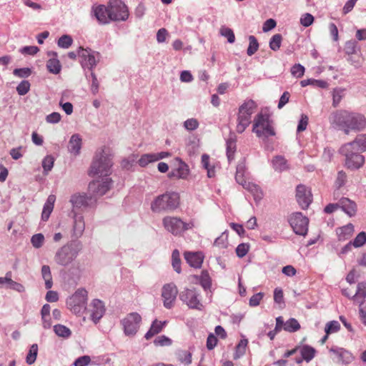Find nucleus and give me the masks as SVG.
I'll list each match as a JSON object with an SVG mask.
<instances>
[{
    "instance_id": "1",
    "label": "nucleus",
    "mask_w": 366,
    "mask_h": 366,
    "mask_svg": "<svg viewBox=\"0 0 366 366\" xmlns=\"http://www.w3.org/2000/svg\"><path fill=\"white\" fill-rule=\"evenodd\" d=\"M113 159L112 149L106 145L100 147L94 154L87 174L92 178L105 180L104 183H112L109 177L112 174Z\"/></svg>"
},
{
    "instance_id": "2",
    "label": "nucleus",
    "mask_w": 366,
    "mask_h": 366,
    "mask_svg": "<svg viewBox=\"0 0 366 366\" xmlns=\"http://www.w3.org/2000/svg\"><path fill=\"white\" fill-rule=\"evenodd\" d=\"M332 127L342 130L348 134L350 132H359L366 127V118L364 115L346 109L338 110L330 117Z\"/></svg>"
},
{
    "instance_id": "3",
    "label": "nucleus",
    "mask_w": 366,
    "mask_h": 366,
    "mask_svg": "<svg viewBox=\"0 0 366 366\" xmlns=\"http://www.w3.org/2000/svg\"><path fill=\"white\" fill-rule=\"evenodd\" d=\"M252 132L257 137L267 139L276 134L274 124L269 115L266 113H258L254 120Z\"/></svg>"
},
{
    "instance_id": "4",
    "label": "nucleus",
    "mask_w": 366,
    "mask_h": 366,
    "mask_svg": "<svg viewBox=\"0 0 366 366\" xmlns=\"http://www.w3.org/2000/svg\"><path fill=\"white\" fill-rule=\"evenodd\" d=\"M81 249V246L79 242H69L56 250L54 260L58 265L69 266L77 257Z\"/></svg>"
},
{
    "instance_id": "5",
    "label": "nucleus",
    "mask_w": 366,
    "mask_h": 366,
    "mask_svg": "<svg viewBox=\"0 0 366 366\" xmlns=\"http://www.w3.org/2000/svg\"><path fill=\"white\" fill-rule=\"evenodd\" d=\"M257 107L255 102L251 99H246L239 106L237 114L236 130L239 134L243 133L251 123L252 115Z\"/></svg>"
},
{
    "instance_id": "6",
    "label": "nucleus",
    "mask_w": 366,
    "mask_h": 366,
    "mask_svg": "<svg viewBox=\"0 0 366 366\" xmlns=\"http://www.w3.org/2000/svg\"><path fill=\"white\" fill-rule=\"evenodd\" d=\"M179 204V195L177 192H167L158 196L151 204L154 212L174 210Z\"/></svg>"
},
{
    "instance_id": "7",
    "label": "nucleus",
    "mask_w": 366,
    "mask_h": 366,
    "mask_svg": "<svg viewBox=\"0 0 366 366\" xmlns=\"http://www.w3.org/2000/svg\"><path fill=\"white\" fill-rule=\"evenodd\" d=\"M339 153L345 158V165L351 170L361 168L365 163V157L360 152L352 147V144H345L339 149Z\"/></svg>"
},
{
    "instance_id": "8",
    "label": "nucleus",
    "mask_w": 366,
    "mask_h": 366,
    "mask_svg": "<svg viewBox=\"0 0 366 366\" xmlns=\"http://www.w3.org/2000/svg\"><path fill=\"white\" fill-rule=\"evenodd\" d=\"M88 292L84 288H79L66 300L68 309L76 315H81L86 311Z\"/></svg>"
},
{
    "instance_id": "9",
    "label": "nucleus",
    "mask_w": 366,
    "mask_h": 366,
    "mask_svg": "<svg viewBox=\"0 0 366 366\" xmlns=\"http://www.w3.org/2000/svg\"><path fill=\"white\" fill-rule=\"evenodd\" d=\"M162 224L167 232L175 236L180 235L193 226L192 223L185 222L179 217L171 216L164 217Z\"/></svg>"
},
{
    "instance_id": "10",
    "label": "nucleus",
    "mask_w": 366,
    "mask_h": 366,
    "mask_svg": "<svg viewBox=\"0 0 366 366\" xmlns=\"http://www.w3.org/2000/svg\"><path fill=\"white\" fill-rule=\"evenodd\" d=\"M78 55L81 59L80 64L82 68L84 71L88 69L90 72L95 68L101 57L98 51L81 46L78 49Z\"/></svg>"
},
{
    "instance_id": "11",
    "label": "nucleus",
    "mask_w": 366,
    "mask_h": 366,
    "mask_svg": "<svg viewBox=\"0 0 366 366\" xmlns=\"http://www.w3.org/2000/svg\"><path fill=\"white\" fill-rule=\"evenodd\" d=\"M107 6L112 21H124L129 18L128 8L122 0H110Z\"/></svg>"
},
{
    "instance_id": "12",
    "label": "nucleus",
    "mask_w": 366,
    "mask_h": 366,
    "mask_svg": "<svg viewBox=\"0 0 366 366\" xmlns=\"http://www.w3.org/2000/svg\"><path fill=\"white\" fill-rule=\"evenodd\" d=\"M288 222L293 231L299 235L305 236L308 231L309 219L301 212H293L288 217Z\"/></svg>"
},
{
    "instance_id": "13",
    "label": "nucleus",
    "mask_w": 366,
    "mask_h": 366,
    "mask_svg": "<svg viewBox=\"0 0 366 366\" xmlns=\"http://www.w3.org/2000/svg\"><path fill=\"white\" fill-rule=\"evenodd\" d=\"M199 296V293L195 289H185L180 293L179 298L189 308L202 310L203 305Z\"/></svg>"
},
{
    "instance_id": "14",
    "label": "nucleus",
    "mask_w": 366,
    "mask_h": 366,
    "mask_svg": "<svg viewBox=\"0 0 366 366\" xmlns=\"http://www.w3.org/2000/svg\"><path fill=\"white\" fill-rule=\"evenodd\" d=\"M141 321L142 317L137 312H132L124 318L122 320V324L125 335L127 336H134L139 328Z\"/></svg>"
},
{
    "instance_id": "15",
    "label": "nucleus",
    "mask_w": 366,
    "mask_h": 366,
    "mask_svg": "<svg viewBox=\"0 0 366 366\" xmlns=\"http://www.w3.org/2000/svg\"><path fill=\"white\" fill-rule=\"evenodd\" d=\"M296 199L299 206L302 209H307L313 199L311 188L306 184H297L296 188Z\"/></svg>"
},
{
    "instance_id": "16",
    "label": "nucleus",
    "mask_w": 366,
    "mask_h": 366,
    "mask_svg": "<svg viewBox=\"0 0 366 366\" xmlns=\"http://www.w3.org/2000/svg\"><path fill=\"white\" fill-rule=\"evenodd\" d=\"M178 290L174 283L166 284L163 286L162 297L164 307L171 309L174 306Z\"/></svg>"
},
{
    "instance_id": "17",
    "label": "nucleus",
    "mask_w": 366,
    "mask_h": 366,
    "mask_svg": "<svg viewBox=\"0 0 366 366\" xmlns=\"http://www.w3.org/2000/svg\"><path fill=\"white\" fill-rule=\"evenodd\" d=\"M91 15L97 20L99 24L104 25L112 22L108 6L104 4L93 5Z\"/></svg>"
},
{
    "instance_id": "18",
    "label": "nucleus",
    "mask_w": 366,
    "mask_h": 366,
    "mask_svg": "<svg viewBox=\"0 0 366 366\" xmlns=\"http://www.w3.org/2000/svg\"><path fill=\"white\" fill-rule=\"evenodd\" d=\"M70 202L73 207H92L95 206L93 200L90 198L87 193H76L71 197Z\"/></svg>"
},
{
    "instance_id": "19",
    "label": "nucleus",
    "mask_w": 366,
    "mask_h": 366,
    "mask_svg": "<svg viewBox=\"0 0 366 366\" xmlns=\"http://www.w3.org/2000/svg\"><path fill=\"white\" fill-rule=\"evenodd\" d=\"M189 174V166L180 158L177 157L175 159L174 167L171 170L169 176L177 179H187Z\"/></svg>"
},
{
    "instance_id": "20",
    "label": "nucleus",
    "mask_w": 366,
    "mask_h": 366,
    "mask_svg": "<svg viewBox=\"0 0 366 366\" xmlns=\"http://www.w3.org/2000/svg\"><path fill=\"white\" fill-rule=\"evenodd\" d=\"M91 319L97 324L105 313V307L102 301L93 300L90 304Z\"/></svg>"
},
{
    "instance_id": "21",
    "label": "nucleus",
    "mask_w": 366,
    "mask_h": 366,
    "mask_svg": "<svg viewBox=\"0 0 366 366\" xmlns=\"http://www.w3.org/2000/svg\"><path fill=\"white\" fill-rule=\"evenodd\" d=\"M109 189V184H89L87 194L96 204L97 199Z\"/></svg>"
},
{
    "instance_id": "22",
    "label": "nucleus",
    "mask_w": 366,
    "mask_h": 366,
    "mask_svg": "<svg viewBox=\"0 0 366 366\" xmlns=\"http://www.w3.org/2000/svg\"><path fill=\"white\" fill-rule=\"evenodd\" d=\"M82 147V139L79 134H74L69 139L68 143V151L74 156H78L81 152Z\"/></svg>"
},
{
    "instance_id": "23",
    "label": "nucleus",
    "mask_w": 366,
    "mask_h": 366,
    "mask_svg": "<svg viewBox=\"0 0 366 366\" xmlns=\"http://www.w3.org/2000/svg\"><path fill=\"white\" fill-rule=\"evenodd\" d=\"M340 208L349 217H354L357 212L356 203L346 197L340 199Z\"/></svg>"
},
{
    "instance_id": "24",
    "label": "nucleus",
    "mask_w": 366,
    "mask_h": 366,
    "mask_svg": "<svg viewBox=\"0 0 366 366\" xmlns=\"http://www.w3.org/2000/svg\"><path fill=\"white\" fill-rule=\"evenodd\" d=\"M184 258L191 267L199 268L203 262L204 256L202 252H187L184 254Z\"/></svg>"
},
{
    "instance_id": "25",
    "label": "nucleus",
    "mask_w": 366,
    "mask_h": 366,
    "mask_svg": "<svg viewBox=\"0 0 366 366\" xmlns=\"http://www.w3.org/2000/svg\"><path fill=\"white\" fill-rule=\"evenodd\" d=\"M330 352L335 354L339 358V360L344 364H349L354 359L350 352L341 347H332L330 348Z\"/></svg>"
},
{
    "instance_id": "26",
    "label": "nucleus",
    "mask_w": 366,
    "mask_h": 366,
    "mask_svg": "<svg viewBox=\"0 0 366 366\" xmlns=\"http://www.w3.org/2000/svg\"><path fill=\"white\" fill-rule=\"evenodd\" d=\"M49 56H54L46 62V68L48 71L54 74H58L61 71V66L59 60L57 59V53L55 51H49Z\"/></svg>"
},
{
    "instance_id": "27",
    "label": "nucleus",
    "mask_w": 366,
    "mask_h": 366,
    "mask_svg": "<svg viewBox=\"0 0 366 366\" xmlns=\"http://www.w3.org/2000/svg\"><path fill=\"white\" fill-rule=\"evenodd\" d=\"M237 137L234 133L230 132L226 140V152L228 160L230 162L234 158L236 152Z\"/></svg>"
},
{
    "instance_id": "28",
    "label": "nucleus",
    "mask_w": 366,
    "mask_h": 366,
    "mask_svg": "<svg viewBox=\"0 0 366 366\" xmlns=\"http://www.w3.org/2000/svg\"><path fill=\"white\" fill-rule=\"evenodd\" d=\"M167 322V321H159L157 320H154L152 322V324L148 330V332L145 334L144 337L147 340L151 339L154 335L159 334L162 332L163 328L166 326Z\"/></svg>"
},
{
    "instance_id": "29",
    "label": "nucleus",
    "mask_w": 366,
    "mask_h": 366,
    "mask_svg": "<svg viewBox=\"0 0 366 366\" xmlns=\"http://www.w3.org/2000/svg\"><path fill=\"white\" fill-rule=\"evenodd\" d=\"M272 166L275 171L283 172L289 169V163L284 156L277 155L272 159Z\"/></svg>"
},
{
    "instance_id": "30",
    "label": "nucleus",
    "mask_w": 366,
    "mask_h": 366,
    "mask_svg": "<svg viewBox=\"0 0 366 366\" xmlns=\"http://www.w3.org/2000/svg\"><path fill=\"white\" fill-rule=\"evenodd\" d=\"M55 201H56L55 195L50 194L48 197V198L44 205V207H43V211H42V214H41L42 220L47 221L49 219V216H50L51 212L53 211Z\"/></svg>"
},
{
    "instance_id": "31",
    "label": "nucleus",
    "mask_w": 366,
    "mask_h": 366,
    "mask_svg": "<svg viewBox=\"0 0 366 366\" xmlns=\"http://www.w3.org/2000/svg\"><path fill=\"white\" fill-rule=\"evenodd\" d=\"M302 359L307 362H310L315 356L316 350L310 345L297 346Z\"/></svg>"
},
{
    "instance_id": "32",
    "label": "nucleus",
    "mask_w": 366,
    "mask_h": 366,
    "mask_svg": "<svg viewBox=\"0 0 366 366\" xmlns=\"http://www.w3.org/2000/svg\"><path fill=\"white\" fill-rule=\"evenodd\" d=\"M366 298V282H359L357 287L356 293L352 296V299L356 303L360 305V301H362V304L365 303V299Z\"/></svg>"
},
{
    "instance_id": "33",
    "label": "nucleus",
    "mask_w": 366,
    "mask_h": 366,
    "mask_svg": "<svg viewBox=\"0 0 366 366\" xmlns=\"http://www.w3.org/2000/svg\"><path fill=\"white\" fill-rule=\"evenodd\" d=\"M74 234L76 237H79L82 235L85 229L84 218L81 215L74 214Z\"/></svg>"
},
{
    "instance_id": "34",
    "label": "nucleus",
    "mask_w": 366,
    "mask_h": 366,
    "mask_svg": "<svg viewBox=\"0 0 366 366\" xmlns=\"http://www.w3.org/2000/svg\"><path fill=\"white\" fill-rule=\"evenodd\" d=\"M244 189L249 192L256 202L260 201L263 196V192L259 184H242Z\"/></svg>"
},
{
    "instance_id": "35",
    "label": "nucleus",
    "mask_w": 366,
    "mask_h": 366,
    "mask_svg": "<svg viewBox=\"0 0 366 366\" xmlns=\"http://www.w3.org/2000/svg\"><path fill=\"white\" fill-rule=\"evenodd\" d=\"M201 163L204 169L207 170L208 177H214L215 176V167L210 164V157L207 154L202 155Z\"/></svg>"
},
{
    "instance_id": "36",
    "label": "nucleus",
    "mask_w": 366,
    "mask_h": 366,
    "mask_svg": "<svg viewBox=\"0 0 366 366\" xmlns=\"http://www.w3.org/2000/svg\"><path fill=\"white\" fill-rule=\"evenodd\" d=\"M347 144H352V147L360 152H365L366 151V134H359L354 141L348 142Z\"/></svg>"
},
{
    "instance_id": "37",
    "label": "nucleus",
    "mask_w": 366,
    "mask_h": 366,
    "mask_svg": "<svg viewBox=\"0 0 366 366\" xmlns=\"http://www.w3.org/2000/svg\"><path fill=\"white\" fill-rule=\"evenodd\" d=\"M354 232V226L352 224H347L337 229V234L340 240L348 239Z\"/></svg>"
},
{
    "instance_id": "38",
    "label": "nucleus",
    "mask_w": 366,
    "mask_h": 366,
    "mask_svg": "<svg viewBox=\"0 0 366 366\" xmlns=\"http://www.w3.org/2000/svg\"><path fill=\"white\" fill-rule=\"evenodd\" d=\"M300 85L302 87H305L308 85H312L315 87H319L322 89H325L328 87V83L325 80L321 79H304L300 81Z\"/></svg>"
},
{
    "instance_id": "39",
    "label": "nucleus",
    "mask_w": 366,
    "mask_h": 366,
    "mask_svg": "<svg viewBox=\"0 0 366 366\" xmlns=\"http://www.w3.org/2000/svg\"><path fill=\"white\" fill-rule=\"evenodd\" d=\"M41 276L45 281V287L48 290L51 289L53 285L52 276L49 266L43 265L41 267Z\"/></svg>"
},
{
    "instance_id": "40",
    "label": "nucleus",
    "mask_w": 366,
    "mask_h": 366,
    "mask_svg": "<svg viewBox=\"0 0 366 366\" xmlns=\"http://www.w3.org/2000/svg\"><path fill=\"white\" fill-rule=\"evenodd\" d=\"M246 167L244 163L238 164L237 167L235 179L237 183H247V178L246 177Z\"/></svg>"
},
{
    "instance_id": "41",
    "label": "nucleus",
    "mask_w": 366,
    "mask_h": 366,
    "mask_svg": "<svg viewBox=\"0 0 366 366\" xmlns=\"http://www.w3.org/2000/svg\"><path fill=\"white\" fill-rule=\"evenodd\" d=\"M85 75L89 81H91L90 89L93 94H97L99 92V84L96 74L91 71L89 74L85 71Z\"/></svg>"
},
{
    "instance_id": "42",
    "label": "nucleus",
    "mask_w": 366,
    "mask_h": 366,
    "mask_svg": "<svg viewBox=\"0 0 366 366\" xmlns=\"http://www.w3.org/2000/svg\"><path fill=\"white\" fill-rule=\"evenodd\" d=\"M54 331L57 336L64 338H68L71 335V331L69 328L60 324L54 326Z\"/></svg>"
},
{
    "instance_id": "43",
    "label": "nucleus",
    "mask_w": 366,
    "mask_h": 366,
    "mask_svg": "<svg viewBox=\"0 0 366 366\" xmlns=\"http://www.w3.org/2000/svg\"><path fill=\"white\" fill-rule=\"evenodd\" d=\"M345 89L337 87L332 92V106L337 107L344 97Z\"/></svg>"
},
{
    "instance_id": "44",
    "label": "nucleus",
    "mask_w": 366,
    "mask_h": 366,
    "mask_svg": "<svg viewBox=\"0 0 366 366\" xmlns=\"http://www.w3.org/2000/svg\"><path fill=\"white\" fill-rule=\"evenodd\" d=\"M73 44V39L69 34H64L57 41V45L59 47L62 49H69Z\"/></svg>"
},
{
    "instance_id": "45",
    "label": "nucleus",
    "mask_w": 366,
    "mask_h": 366,
    "mask_svg": "<svg viewBox=\"0 0 366 366\" xmlns=\"http://www.w3.org/2000/svg\"><path fill=\"white\" fill-rule=\"evenodd\" d=\"M249 46L247 49L248 56H252L259 49V43L254 36H249Z\"/></svg>"
},
{
    "instance_id": "46",
    "label": "nucleus",
    "mask_w": 366,
    "mask_h": 366,
    "mask_svg": "<svg viewBox=\"0 0 366 366\" xmlns=\"http://www.w3.org/2000/svg\"><path fill=\"white\" fill-rule=\"evenodd\" d=\"M38 353V345L37 344H33L29 350V352L26 357V362L29 365L33 364L36 359Z\"/></svg>"
},
{
    "instance_id": "47",
    "label": "nucleus",
    "mask_w": 366,
    "mask_h": 366,
    "mask_svg": "<svg viewBox=\"0 0 366 366\" xmlns=\"http://www.w3.org/2000/svg\"><path fill=\"white\" fill-rule=\"evenodd\" d=\"M300 328V325L295 318H290L285 323L284 330L290 332L297 331Z\"/></svg>"
},
{
    "instance_id": "48",
    "label": "nucleus",
    "mask_w": 366,
    "mask_h": 366,
    "mask_svg": "<svg viewBox=\"0 0 366 366\" xmlns=\"http://www.w3.org/2000/svg\"><path fill=\"white\" fill-rule=\"evenodd\" d=\"M360 49V48L355 40H350L345 43V51L348 55L356 54Z\"/></svg>"
},
{
    "instance_id": "49",
    "label": "nucleus",
    "mask_w": 366,
    "mask_h": 366,
    "mask_svg": "<svg viewBox=\"0 0 366 366\" xmlns=\"http://www.w3.org/2000/svg\"><path fill=\"white\" fill-rule=\"evenodd\" d=\"M4 288L13 290L18 292H24L25 291L24 285L21 283L14 281L11 279V277H9L8 283H6V285L4 286Z\"/></svg>"
},
{
    "instance_id": "50",
    "label": "nucleus",
    "mask_w": 366,
    "mask_h": 366,
    "mask_svg": "<svg viewBox=\"0 0 366 366\" xmlns=\"http://www.w3.org/2000/svg\"><path fill=\"white\" fill-rule=\"evenodd\" d=\"M282 39V35L280 34L272 36L269 40V48L274 51L279 50L281 46Z\"/></svg>"
},
{
    "instance_id": "51",
    "label": "nucleus",
    "mask_w": 366,
    "mask_h": 366,
    "mask_svg": "<svg viewBox=\"0 0 366 366\" xmlns=\"http://www.w3.org/2000/svg\"><path fill=\"white\" fill-rule=\"evenodd\" d=\"M199 282L204 290L209 289L212 285L211 278L207 271H202L199 277Z\"/></svg>"
},
{
    "instance_id": "52",
    "label": "nucleus",
    "mask_w": 366,
    "mask_h": 366,
    "mask_svg": "<svg viewBox=\"0 0 366 366\" xmlns=\"http://www.w3.org/2000/svg\"><path fill=\"white\" fill-rule=\"evenodd\" d=\"M155 162L153 153L144 154L138 160V164L142 167H147L149 163Z\"/></svg>"
},
{
    "instance_id": "53",
    "label": "nucleus",
    "mask_w": 366,
    "mask_h": 366,
    "mask_svg": "<svg viewBox=\"0 0 366 366\" xmlns=\"http://www.w3.org/2000/svg\"><path fill=\"white\" fill-rule=\"evenodd\" d=\"M177 358L178 360L185 364V365H189L192 362V354L191 352L187 351V350H179L177 354Z\"/></svg>"
},
{
    "instance_id": "54",
    "label": "nucleus",
    "mask_w": 366,
    "mask_h": 366,
    "mask_svg": "<svg viewBox=\"0 0 366 366\" xmlns=\"http://www.w3.org/2000/svg\"><path fill=\"white\" fill-rule=\"evenodd\" d=\"M220 34L227 39V41L232 44L235 41V36L233 31L228 27L222 26L220 29Z\"/></svg>"
},
{
    "instance_id": "55",
    "label": "nucleus",
    "mask_w": 366,
    "mask_h": 366,
    "mask_svg": "<svg viewBox=\"0 0 366 366\" xmlns=\"http://www.w3.org/2000/svg\"><path fill=\"white\" fill-rule=\"evenodd\" d=\"M31 84L29 81L23 80L16 86V92L20 96L26 94L30 90Z\"/></svg>"
},
{
    "instance_id": "56",
    "label": "nucleus",
    "mask_w": 366,
    "mask_h": 366,
    "mask_svg": "<svg viewBox=\"0 0 366 366\" xmlns=\"http://www.w3.org/2000/svg\"><path fill=\"white\" fill-rule=\"evenodd\" d=\"M31 242L34 248L39 249L44 244V236L41 233L36 234L31 237Z\"/></svg>"
},
{
    "instance_id": "57",
    "label": "nucleus",
    "mask_w": 366,
    "mask_h": 366,
    "mask_svg": "<svg viewBox=\"0 0 366 366\" xmlns=\"http://www.w3.org/2000/svg\"><path fill=\"white\" fill-rule=\"evenodd\" d=\"M305 67L300 64H295L291 68V74L296 78H301L305 74Z\"/></svg>"
},
{
    "instance_id": "58",
    "label": "nucleus",
    "mask_w": 366,
    "mask_h": 366,
    "mask_svg": "<svg viewBox=\"0 0 366 366\" xmlns=\"http://www.w3.org/2000/svg\"><path fill=\"white\" fill-rule=\"evenodd\" d=\"M340 328V325L337 321H330L327 323L325 332L327 335L337 332Z\"/></svg>"
},
{
    "instance_id": "59",
    "label": "nucleus",
    "mask_w": 366,
    "mask_h": 366,
    "mask_svg": "<svg viewBox=\"0 0 366 366\" xmlns=\"http://www.w3.org/2000/svg\"><path fill=\"white\" fill-rule=\"evenodd\" d=\"M13 74L19 78H27L31 74V69L28 67L15 69Z\"/></svg>"
},
{
    "instance_id": "60",
    "label": "nucleus",
    "mask_w": 366,
    "mask_h": 366,
    "mask_svg": "<svg viewBox=\"0 0 366 366\" xmlns=\"http://www.w3.org/2000/svg\"><path fill=\"white\" fill-rule=\"evenodd\" d=\"M172 343V340L165 335L159 336L154 340V344L156 346H169Z\"/></svg>"
},
{
    "instance_id": "61",
    "label": "nucleus",
    "mask_w": 366,
    "mask_h": 366,
    "mask_svg": "<svg viewBox=\"0 0 366 366\" xmlns=\"http://www.w3.org/2000/svg\"><path fill=\"white\" fill-rule=\"evenodd\" d=\"M172 266L177 273L181 272L179 253L177 249H174L172 252Z\"/></svg>"
},
{
    "instance_id": "62",
    "label": "nucleus",
    "mask_w": 366,
    "mask_h": 366,
    "mask_svg": "<svg viewBox=\"0 0 366 366\" xmlns=\"http://www.w3.org/2000/svg\"><path fill=\"white\" fill-rule=\"evenodd\" d=\"M366 242V233L361 232L355 238L354 241L352 242V246L355 247H360Z\"/></svg>"
},
{
    "instance_id": "63",
    "label": "nucleus",
    "mask_w": 366,
    "mask_h": 366,
    "mask_svg": "<svg viewBox=\"0 0 366 366\" xmlns=\"http://www.w3.org/2000/svg\"><path fill=\"white\" fill-rule=\"evenodd\" d=\"M199 127V122L197 119L194 118H190L184 121V127L188 131H194Z\"/></svg>"
},
{
    "instance_id": "64",
    "label": "nucleus",
    "mask_w": 366,
    "mask_h": 366,
    "mask_svg": "<svg viewBox=\"0 0 366 366\" xmlns=\"http://www.w3.org/2000/svg\"><path fill=\"white\" fill-rule=\"evenodd\" d=\"M54 159L51 155L46 156L42 161V167L46 172L50 171L54 166Z\"/></svg>"
}]
</instances>
